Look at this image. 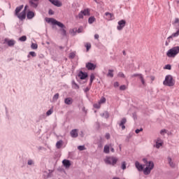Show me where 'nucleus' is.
<instances>
[{"label": "nucleus", "instance_id": "obj_44", "mask_svg": "<svg viewBox=\"0 0 179 179\" xmlns=\"http://www.w3.org/2000/svg\"><path fill=\"white\" fill-rule=\"evenodd\" d=\"M141 75L142 74H141V73H134V74L131 75V78H136V77L139 78L140 76H141Z\"/></svg>", "mask_w": 179, "mask_h": 179}, {"label": "nucleus", "instance_id": "obj_9", "mask_svg": "<svg viewBox=\"0 0 179 179\" xmlns=\"http://www.w3.org/2000/svg\"><path fill=\"white\" fill-rule=\"evenodd\" d=\"M127 124V117H123L118 123L119 127L122 128V130L124 131L125 129V124Z\"/></svg>", "mask_w": 179, "mask_h": 179}, {"label": "nucleus", "instance_id": "obj_40", "mask_svg": "<svg viewBox=\"0 0 179 179\" xmlns=\"http://www.w3.org/2000/svg\"><path fill=\"white\" fill-rule=\"evenodd\" d=\"M117 76H118L119 78H125V75H124V73H122V72H119L118 74H117Z\"/></svg>", "mask_w": 179, "mask_h": 179}, {"label": "nucleus", "instance_id": "obj_58", "mask_svg": "<svg viewBox=\"0 0 179 179\" xmlns=\"http://www.w3.org/2000/svg\"><path fill=\"white\" fill-rule=\"evenodd\" d=\"M106 139H110V134L108 133L106 134Z\"/></svg>", "mask_w": 179, "mask_h": 179}, {"label": "nucleus", "instance_id": "obj_23", "mask_svg": "<svg viewBox=\"0 0 179 179\" xmlns=\"http://www.w3.org/2000/svg\"><path fill=\"white\" fill-rule=\"evenodd\" d=\"M143 170V173L145 174V176H149V174L150 173V171H152V169L150 168H148V166H146Z\"/></svg>", "mask_w": 179, "mask_h": 179}, {"label": "nucleus", "instance_id": "obj_60", "mask_svg": "<svg viewBox=\"0 0 179 179\" xmlns=\"http://www.w3.org/2000/svg\"><path fill=\"white\" fill-rule=\"evenodd\" d=\"M94 38H95L96 40H98V38H99V34H96L94 35Z\"/></svg>", "mask_w": 179, "mask_h": 179}, {"label": "nucleus", "instance_id": "obj_48", "mask_svg": "<svg viewBox=\"0 0 179 179\" xmlns=\"http://www.w3.org/2000/svg\"><path fill=\"white\" fill-rule=\"evenodd\" d=\"M52 109H50L46 112V115H51L52 114Z\"/></svg>", "mask_w": 179, "mask_h": 179}, {"label": "nucleus", "instance_id": "obj_46", "mask_svg": "<svg viewBox=\"0 0 179 179\" xmlns=\"http://www.w3.org/2000/svg\"><path fill=\"white\" fill-rule=\"evenodd\" d=\"M78 150H85L86 148H85V145H79L78 147Z\"/></svg>", "mask_w": 179, "mask_h": 179}, {"label": "nucleus", "instance_id": "obj_56", "mask_svg": "<svg viewBox=\"0 0 179 179\" xmlns=\"http://www.w3.org/2000/svg\"><path fill=\"white\" fill-rule=\"evenodd\" d=\"M169 164H170L171 167L173 166V162H171V158H169Z\"/></svg>", "mask_w": 179, "mask_h": 179}, {"label": "nucleus", "instance_id": "obj_24", "mask_svg": "<svg viewBox=\"0 0 179 179\" xmlns=\"http://www.w3.org/2000/svg\"><path fill=\"white\" fill-rule=\"evenodd\" d=\"M94 22H96V17H94V16H91L89 17L88 23L90 24H93V23H94Z\"/></svg>", "mask_w": 179, "mask_h": 179}, {"label": "nucleus", "instance_id": "obj_32", "mask_svg": "<svg viewBox=\"0 0 179 179\" xmlns=\"http://www.w3.org/2000/svg\"><path fill=\"white\" fill-rule=\"evenodd\" d=\"M31 48L32 50H37V48H38V45H37V43H32L31 45Z\"/></svg>", "mask_w": 179, "mask_h": 179}, {"label": "nucleus", "instance_id": "obj_49", "mask_svg": "<svg viewBox=\"0 0 179 179\" xmlns=\"http://www.w3.org/2000/svg\"><path fill=\"white\" fill-rule=\"evenodd\" d=\"M125 89H127V86H125V85H121L120 87V90H125Z\"/></svg>", "mask_w": 179, "mask_h": 179}, {"label": "nucleus", "instance_id": "obj_21", "mask_svg": "<svg viewBox=\"0 0 179 179\" xmlns=\"http://www.w3.org/2000/svg\"><path fill=\"white\" fill-rule=\"evenodd\" d=\"M81 12L84 16H90V10H89V8L84 9L83 10H81Z\"/></svg>", "mask_w": 179, "mask_h": 179}, {"label": "nucleus", "instance_id": "obj_38", "mask_svg": "<svg viewBox=\"0 0 179 179\" xmlns=\"http://www.w3.org/2000/svg\"><path fill=\"white\" fill-rule=\"evenodd\" d=\"M164 69H168V71H171V64H166L164 67Z\"/></svg>", "mask_w": 179, "mask_h": 179}, {"label": "nucleus", "instance_id": "obj_45", "mask_svg": "<svg viewBox=\"0 0 179 179\" xmlns=\"http://www.w3.org/2000/svg\"><path fill=\"white\" fill-rule=\"evenodd\" d=\"M77 33H83V27H80L77 29Z\"/></svg>", "mask_w": 179, "mask_h": 179}, {"label": "nucleus", "instance_id": "obj_30", "mask_svg": "<svg viewBox=\"0 0 179 179\" xmlns=\"http://www.w3.org/2000/svg\"><path fill=\"white\" fill-rule=\"evenodd\" d=\"M77 31H78V29L73 28L72 29H70L69 33L70 34H72V36H76Z\"/></svg>", "mask_w": 179, "mask_h": 179}, {"label": "nucleus", "instance_id": "obj_19", "mask_svg": "<svg viewBox=\"0 0 179 179\" xmlns=\"http://www.w3.org/2000/svg\"><path fill=\"white\" fill-rule=\"evenodd\" d=\"M105 15L107 17L108 20H113L114 19V14L106 12Z\"/></svg>", "mask_w": 179, "mask_h": 179}, {"label": "nucleus", "instance_id": "obj_57", "mask_svg": "<svg viewBox=\"0 0 179 179\" xmlns=\"http://www.w3.org/2000/svg\"><path fill=\"white\" fill-rule=\"evenodd\" d=\"M89 90H90V88H89V87H87L85 89L84 92H85V93H87V92H89Z\"/></svg>", "mask_w": 179, "mask_h": 179}, {"label": "nucleus", "instance_id": "obj_35", "mask_svg": "<svg viewBox=\"0 0 179 179\" xmlns=\"http://www.w3.org/2000/svg\"><path fill=\"white\" fill-rule=\"evenodd\" d=\"M121 169H122V170H125L127 169V162H122Z\"/></svg>", "mask_w": 179, "mask_h": 179}, {"label": "nucleus", "instance_id": "obj_7", "mask_svg": "<svg viewBox=\"0 0 179 179\" xmlns=\"http://www.w3.org/2000/svg\"><path fill=\"white\" fill-rule=\"evenodd\" d=\"M78 76L81 80H85V79H86L89 76V74H87V73L86 72H83V71H80Z\"/></svg>", "mask_w": 179, "mask_h": 179}, {"label": "nucleus", "instance_id": "obj_26", "mask_svg": "<svg viewBox=\"0 0 179 179\" xmlns=\"http://www.w3.org/2000/svg\"><path fill=\"white\" fill-rule=\"evenodd\" d=\"M62 143H64V141L62 140H59L56 143V148L57 149H61V146H62Z\"/></svg>", "mask_w": 179, "mask_h": 179}, {"label": "nucleus", "instance_id": "obj_33", "mask_svg": "<svg viewBox=\"0 0 179 179\" xmlns=\"http://www.w3.org/2000/svg\"><path fill=\"white\" fill-rule=\"evenodd\" d=\"M83 16H84L83 13H82V11H80L78 13V15L76 16V19H78H78H83Z\"/></svg>", "mask_w": 179, "mask_h": 179}, {"label": "nucleus", "instance_id": "obj_6", "mask_svg": "<svg viewBox=\"0 0 179 179\" xmlns=\"http://www.w3.org/2000/svg\"><path fill=\"white\" fill-rule=\"evenodd\" d=\"M143 162L144 163H145V164H148L147 167L148 169H150L151 170H153V169L155 168V163H153V161L148 162V159H146L145 158H143Z\"/></svg>", "mask_w": 179, "mask_h": 179}, {"label": "nucleus", "instance_id": "obj_10", "mask_svg": "<svg viewBox=\"0 0 179 179\" xmlns=\"http://www.w3.org/2000/svg\"><path fill=\"white\" fill-rule=\"evenodd\" d=\"M27 8H29V6H25L24 9L21 12V15L19 16L20 20H24V19H26V10H27Z\"/></svg>", "mask_w": 179, "mask_h": 179}, {"label": "nucleus", "instance_id": "obj_53", "mask_svg": "<svg viewBox=\"0 0 179 179\" xmlns=\"http://www.w3.org/2000/svg\"><path fill=\"white\" fill-rule=\"evenodd\" d=\"M48 14L49 15H54V10H52V9H49Z\"/></svg>", "mask_w": 179, "mask_h": 179}, {"label": "nucleus", "instance_id": "obj_18", "mask_svg": "<svg viewBox=\"0 0 179 179\" xmlns=\"http://www.w3.org/2000/svg\"><path fill=\"white\" fill-rule=\"evenodd\" d=\"M34 16H36V14L33 11L29 10L27 13V17L29 20L33 19V17H34Z\"/></svg>", "mask_w": 179, "mask_h": 179}, {"label": "nucleus", "instance_id": "obj_37", "mask_svg": "<svg viewBox=\"0 0 179 179\" xmlns=\"http://www.w3.org/2000/svg\"><path fill=\"white\" fill-rule=\"evenodd\" d=\"M85 48L87 51H89V50H90V48H92V44H90V43H87L85 44Z\"/></svg>", "mask_w": 179, "mask_h": 179}, {"label": "nucleus", "instance_id": "obj_13", "mask_svg": "<svg viewBox=\"0 0 179 179\" xmlns=\"http://www.w3.org/2000/svg\"><path fill=\"white\" fill-rule=\"evenodd\" d=\"M63 166L66 167V169H69L71 167V161L69 159H64L62 161Z\"/></svg>", "mask_w": 179, "mask_h": 179}, {"label": "nucleus", "instance_id": "obj_14", "mask_svg": "<svg viewBox=\"0 0 179 179\" xmlns=\"http://www.w3.org/2000/svg\"><path fill=\"white\" fill-rule=\"evenodd\" d=\"M179 36V29L176 32L171 34L169 37L167 38V41L170 43L171 40H173V37H178Z\"/></svg>", "mask_w": 179, "mask_h": 179}, {"label": "nucleus", "instance_id": "obj_50", "mask_svg": "<svg viewBox=\"0 0 179 179\" xmlns=\"http://www.w3.org/2000/svg\"><path fill=\"white\" fill-rule=\"evenodd\" d=\"M142 131H143V128H141V129H137L135 130V132L136 134H139V132H142Z\"/></svg>", "mask_w": 179, "mask_h": 179}, {"label": "nucleus", "instance_id": "obj_34", "mask_svg": "<svg viewBox=\"0 0 179 179\" xmlns=\"http://www.w3.org/2000/svg\"><path fill=\"white\" fill-rule=\"evenodd\" d=\"M58 99H59V94L57 93L54 95L52 100H53V101H57V100H58Z\"/></svg>", "mask_w": 179, "mask_h": 179}, {"label": "nucleus", "instance_id": "obj_51", "mask_svg": "<svg viewBox=\"0 0 179 179\" xmlns=\"http://www.w3.org/2000/svg\"><path fill=\"white\" fill-rule=\"evenodd\" d=\"M161 135H164V134H167V130L162 129L160 131Z\"/></svg>", "mask_w": 179, "mask_h": 179}, {"label": "nucleus", "instance_id": "obj_61", "mask_svg": "<svg viewBox=\"0 0 179 179\" xmlns=\"http://www.w3.org/2000/svg\"><path fill=\"white\" fill-rule=\"evenodd\" d=\"M150 79H151V80H155V76H150Z\"/></svg>", "mask_w": 179, "mask_h": 179}, {"label": "nucleus", "instance_id": "obj_55", "mask_svg": "<svg viewBox=\"0 0 179 179\" xmlns=\"http://www.w3.org/2000/svg\"><path fill=\"white\" fill-rule=\"evenodd\" d=\"M31 164H33V160L31 159L28 160V165L31 166Z\"/></svg>", "mask_w": 179, "mask_h": 179}, {"label": "nucleus", "instance_id": "obj_39", "mask_svg": "<svg viewBox=\"0 0 179 179\" xmlns=\"http://www.w3.org/2000/svg\"><path fill=\"white\" fill-rule=\"evenodd\" d=\"M95 76H94V73H92L91 75H90V82H91V83H93V81L94 80V79H95Z\"/></svg>", "mask_w": 179, "mask_h": 179}, {"label": "nucleus", "instance_id": "obj_17", "mask_svg": "<svg viewBox=\"0 0 179 179\" xmlns=\"http://www.w3.org/2000/svg\"><path fill=\"white\" fill-rule=\"evenodd\" d=\"M64 103L67 106H71L73 103V99L71 97H67L64 99Z\"/></svg>", "mask_w": 179, "mask_h": 179}, {"label": "nucleus", "instance_id": "obj_52", "mask_svg": "<svg viewBox=\"0 0 179 179\" xmlns=\"http://www.w3.org/2000/svg\"><path fill=\"white\" fill-rule=\"evenodd\" d=\"M69 58H71V59H73V58H75V53L73 52L70 53Z\"/></svg>", "mask_w": 179, "mask_h": 179}, {"label": "nucleus", "instance_id": "obj_8", "mask_svg": "<svg viewBox=\"0 0 179 179\" xmlns=\"http://www.w3.org/2000/svg\"><path fill=\"white\" fill-rule=\"evenodd\" d=\"M96 65L92 63V62H87L86 63V68L88 69V71H94L96 68Z\"/></svg>", "mask_w": 179, "mask_h": 179}, {"label": "nucleus", "instance_id": "obj_29", "mask_svg": "<svg viewBox=\"0 0 179 179\" xmlns=\"http://www.w3.org/2000/svg\"><path fill=\"white\" fill-rule=\"evenodd\" d=\"M114 70L109 69L108 71L107 76L109 78H114Z\"/></svg>", "mask_w": 179, "mask_h": 179}, {"label": "nucleus", "instance_id": "obj_22", "mask_svg": "<svg viewBox=\"0 0 179 179\" xmlns=\"http://www.w3.org/2000/svg\"><path fill=\"white\" fill-rule=\"evenodd\" d=\"M52 3V5H55V6H57V8H61V6H62V3L58 0H55Z\"/></svg>", "mask_w": 179, "mask_h": 179}, {"label": "nucleus", "instance_id": "obj_31", "mask_svg": "<svg viewBox=\"0 0 179 179\" xmlns=\"http://www.w3.org/2000/svg\"><path fill=\"white\" fill-rule=\"evenodd\" d=\"M30 57L34 58V57H37V54L36 53V52H29V55H27V58H30Z\"/></svg>", "mask_w": 179, "mask_h": 179}, {"label": "nucleus", "instance_id": "obj_42", "mask_svg": "<svg viewBox=\"0 0 179 179\" xmlns=\"http://www.w3.org/2000/svg\"><path fill=\"white\" fill-rule=\"evenodd\" d=\"M106 102V98L102 97L101 98L100 101H99V104H103Z\"/></svg>", "mask_w": 179, "mask_h": 179}, {"label": "nucleus", "instance_id": "obj_25", "mask_svg": "<svg viewBox=\"0 0 179 179\" xmlns=\"http://www.w3.org/2000/svg\"><path fill=\"white\" fill-rule=\"evenodd\" d=\"M138 79H140L143 86H146V82L145 81V78H143V75L141 74Z\"/></svg>", "mask_w": 179, "mask_h": 179}, {"label": "nucleus", "instance_id": "obj_63", "mask_svg": "<svg viewBox=\"0 0 179 179\" xmlns=\"http://www.w3.org/2000/svg\"><path fill=\"white\" fill-rule=\"evenodd\" d=\"M110 152H112L113 153H114L115 150H114V148H112L110 149Z\"/></svg>", "mask_w": 179, "mask_h": 179}, {"label": "nucleus", "instance_id": "obj_41", "mask_svg": "<svg viewBox=\"0 0 179 179\" xmlns=\"http://www.w3.org/2000/svg\"><path fill=\"white\" fill-rule=\"evenodd\" d=\"M101 107V103L99 102L98 103H94V108H100Z\"/></svg>", "mask_w": 179, "mask_h": 179}, {"label": "nucleus", "instance_id": "obj_3", "mask_svg": "<svg viewBox=\"0 0 179 179\" xmlns=\"http://www.w3.org/2000/svg\"><path fill=\"white\" fill-rule=\"evenodd\" d=\"M164 86H174V85L176 84V80H174V79L173 78V76L171 75H167L165 77V80L163 82Z\"/></svg>", "mask_w": 179, "mask_h": 179}, {"label": "nucleus", "instance_id": "obj_28", "mask_svg": "<svg viewBox=\"0 0 179 179\" xmlns=\"http://www.w3.org/2000/svg\"><path fill=\"white\" fill-rule=\"evenodd\" d=\"M73 89L78 90L79 89V85L75 82V80H72L71 82Z\"/></svg>", "mask_w": 179, "mask_h": 179}, {"label": "nucleus", "instance_id": "obj_27", "mask_svg": "<svg viewBox=\"0 0 179 179\" xmlns=\"http://www.w3.org/2000/svg\"><path fill=\"white\" fill-rule=\"evenodd\" d=\"M103 152L106 153V155H108V153H110V146L106 145L103 148Z\"/></svg>", "mask_w": 179, "mask_h": 179}, {"label": "nucleus", "instance_id": "obj_4", "mask_svg": "<svg viewBox=\"0 0 179 179\" xmlns=\"http://www.w3.org/2000/svg\"><path fill=\"white\" fill-rule=\"evenodd\" d=\"M117 162H118V159L115 157H107L105 159V163L110 166H115Z\"/></svg>", "mask_w": 179, "mask_h": 179}, {"label": "nucleus", "instance_id": "obj_1", "mask_svg": "<svg viewBox=\"0 0 179 179\" xmlns=\"http://www.w3.org/2000/svg\"><path fill=\"white\" fill-rule=\"evenodd\" d=\"M45 20L47 23H51L53 26H58L60 27L61 29L59 31L62 33V36H63V37H66V27H65V24L54 18L45 17Z\"/></svg>", "mask_w": 179, "mask_h": 179}, {"label": "nucleus", "instance_id": "obj_12", "mask_svg": "<svg viewBox=\"0 0 179 179\" xmlns=\"http://www.w3.org/2000/svg\"><path fill=\"white\" fill-rule=\"evenodd\" d=\"M70 135L71 138H78L79 136V134H78V129H74L71 131Z\"/></svg>", "mask_w": 179, "mask_h": 179}, {"label": "nucleus", "instance_id": "obj_20", "mask_svg": "<svg viewBox=\"0 0 179 179\" xmlns=\"http://www.w3.org/2000/svg\"><path fill=\"white\" fill-rule=\"evenodd\" d=\"M4 41H5V43H8V47H12V46H13V45H14L15 43V41H13V40L8 41V39H6V38L4 39Z\"/></svg>", "mask_w": 179, "mask_h": 179}, {"label": "nucleus", "instance_id": "obj_54", "mask_svg": "<svg viewBox=\"0 0 179 179\" xmlns=\"http://www.w3.org/2000/svg\"><path fill=\"white\" fill-rule=\"evenodd\" d=\"M120 86V83L118 82H115L114 83V87H118Z\"/></svg>", "mask_w": 179, "mask_h": 179}, {"label": "nucleus", "instance_id": "obj_47", "mask_svg": "<svg viewBox=\"0 0 179 179\" xmlns=\"http://www.w3.org/2000/svg\"><path fill=\"white\" fill-rule=\"evenodd\" d=\"M103 115H105V118H108V117H110V114L108 113V111H105V112L103 113Z\"/></svg>", "mask_w": 179, "mask_h": 179}, {"label": "nucleus", "instance_id": "obj_16", "mask_svg": "<svg viewBox=\"0 0 179 179\" xmlns=\"http://www.w3.org/2000/svg\"><path fill=\"white\" fill-rule=\"evenodd\" d=\"M34 0H29V5L31 8H34V9H37L38 6V2H34L33 1Z\"/></svg>", "mask_w": 179, "mask_h": 179}, {"label": "nucleus", "instance_id": "obj_2", "mask_svg": "<svg viewBox=\"0 0 179 179\" xmlns=\"http://www.w3.org/2000/svg\"><path fill=\"white\" fill-rule=\"evenodd\" d=\"M179 53V46H175L168 50L166 56L169 58H175V57Z\"/></svg>", "mask_w": 179, "mask_h": 179}, {"label": "nucleus", "instance_id": "obj_15", "mask_svg": "<svg viewBox=\"0 0 179 179\" xmlns=\"http://www.w3.org/2000/svg\"><path fill=\"white\" fill-rule=\"evenodd\" d=\"M135 166L137 170H138L139 171H143V165L141 164L139 162L136 161L135 162Z\"/></svg>", "mask_w": 179, "mask_h": 179}, {"label": "nucleus", "instance_id": "obj_64", "mask_svg": "<svg viewBox=\"0 0 179 179\" xmlns=\"http://www.w3.org/2000/svg\"><path fill=\"white\" fill-rule=\"evenodd\" d=\"M177 5H178V6H179V0H177Z\"/></svg>", "mask_w": 179, "mask_h": 179}, {"label": "nucleus", "instance_id": "obj_62", "mask_svg": "<svg viewBox=\"0 0 179 179\" xmlns=\"http://www.w3.org/2000/svg\"><path fill=\"white\" fill-rule=\"evenodd\" d=\"M169 44H170V43H169V41H166V43H165V45H166V46H167V45H169Z\"/></svg>", "mask_w": 179, "mask_h": 179}, {"label": "nucleus", "instance_id": "obj_5", "mask_svg": "<svg viewBox=\"0 0 179 179\" xmlns=\"http://www.w3.org/2000/svg\"><path fill=\"white\" fill-rule=\"evenodd\" d=\"M118 26L117 27V30L121 31L127 24L125 20H121L117 22Z\"/></svg>", "mask_w": 179, "mask_h": 179}, {"label": "nucleus", "instance_id": "obj_11", "mask_svg": "<svg viewBox=\"0 0 179 179\" xmlns=\"http://www.w3.org/2000/svg\"><path fill=\"white\" fill-rule=\"evenodd\" d=\"M22 9H23V5H21L15 8V16H17L18 19H19V16H22V13H20Z\"/></svg>", "mask_w": 179, "mask_h": 179}, {"label": "nucleus", "instance_id": "obj_59", "mask_svg": "<svg viewBox=\"0 0 179 179\" xmlns=\"http://www.w3.org/2000/svg\"><path fill=\"white\" fill-rule=\"evenodd\" d=\"M82 111H83V112L85 113H87V111L86 110V108H85V107H83Z\"/></svg>", "mask_w": 179, "mask_h": 179}, {"label": "nucleus", "instance_id": "obj_43", "mask_svg": "<svg viewBox=\"0 0 179 179\" xmlns=\"http://www.w3.org/2000/svg\"><path fill=\"white\" fill-rule=\"evenodd\" d=\"M160 146H163V143L156 142V148H157V149H159L160 148Z\"/></svg>", "mask_w": 179, "mask_h": 179}, {"label": "nucleus", "instance_id": "obj_36", "mask_svg": "<svg viewBox=\"0 0 179 179\" xmlns=\"http://www.w3.org/2000/svg\"><path fill=\"white\" fill-rule=\"evenodd\" d=\"M19 40H20V41L24 42V41H26V40H27V36H22L19 38Z\"/></svg>", "mask_w": 179, "mask_h": 179}]
</instances>
